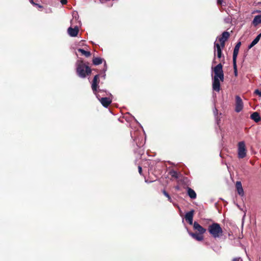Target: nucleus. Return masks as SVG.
<instances>
[{"label": "nucleus", "instance_id": "f257e3e1", "mask_svg": "<svg viewBox=\"0 0 261 261\" xmlns=\"http://www.w3.org/2000/svg\"><path fill=\"white\" fill-rule=\"evenodd\" d=\"M76 72L79 77L84 79L87 76L91 75L92 69L84 62L83 60H79L76 63Z\"/></svg>", "mask_w": 261, "mask_h": 261}, {"label": "nucleus", "instance_id": "f03ea898", "mask_svg": "<svg viewBox=\"0 0 261 261\" xmlns=\"http://www.w3.org/2000/svg\"><path fill=\"white\" fill-rule=\"evenodd\" d=\"M207 230L214 238H220L223 234V231L220 224L214 222L210 225L208 227Z\"/></svg>", "mask_w": 261, "mask_h": 261}, {"label": "nucleus", "instance_id": "7ed1b4c3", "mask_svg": "<svg viewBox=\"0 0 261 261\" xmlns=\"http://www.w3.org/2000/svg\"><path fill=\"white\" fill-rule=\"evenodd\" d=\"M215 75L214 77L219 79L221 82L224 81V73L223 71V65L221 63L218 64L214 68H212Z\"/></svg>", "mask_w": 261, "mask_h": 261}, {"label": "nucleus", "instance_id": "20e7f679", "mask_svg": "<svg viewBox=\"0 0 261 261\" xmlns=\"http://www.w3.org/2000/svg\"><path fill=\"white\" fill-rule=\"evenodd\" d=\"M238 155L239 159H243L246 156L247 149L244 141L239 142L238 144Z\"/></svg>", "mask_w": 261, "mask_h": 261}, {"label": "nucleus", "instance_id": "39448f33", "mask_svg": "<svg viewBox=\"0 0 261 261\" xmlns=\"http://www.w3.org/2000/svg\"><path fill=\"white\" fill-rule=\"evenodd\" d=\"M235 99V111L237 113H239L241 112L243 109V102L241 98L238 95L236 96Z\"/></svg>", "mask_w": 261, "mask_h": 261}, {"label": "nucleus", "instance_id": "423d86ee", "mask_svg": "<svg viewBox=\"0 0 261 261\" xmlns=\"http://www.w3.org/2000/svg\"><path fill=\"white\" fill-rule=\"evenodd\" d=\"M99 75L96 74L94 76L92 82L91 88L94 93L96 94L98 88V84L99 83Z\"/></svg>", "mask_w": 261, "mask_h": 261}, {"label": "nucleus", "instance_id": "0eeeda50", "mask_svg": "<svg viewBox=\"0 0 261 261\" xmlns=\"http://www.w3.org/2000/svg\"><path fill=\"white\" fill-rule=\"evenodd\" d=\"M219 79L216 77L213 78L212 88L215 91L219 92L220 90V82Z\"/></svg>", "mask_w": 261, "mask_h": 261}, {"label": "nucleus", "instance_id": "6e6552de", "mask_svg": "<svg viewBox=\"0 0 261 261\" xmlns=\"http://www.w3.org/2000/svg\"><path fill=\"white\" fill-rule=\"evenodd\" d=\"M229 37L230 33L227 31H224L222 33L221 36L217 37V39L219 42H226V41L229 39Z\"/></svg>", "mask_w": 261, "mask_h": 261}, {"label": "nucleus", "instance_id": "1a4fd4ad", "mask_svg": "<svg viewBox=\"0 0 261 261\" xmlns=\"http://www.w3.org/2000/svg\"><path fill=\"white\" fill-rule=\"evenodd\" d=\"M193 228L194 230H196L198 233L200 234H204L206 232V229L202 227L197 222H194L193 223Z\"/></svg>", "mask_w": 261, "mask_h": 261}, {"label": "nucleus", "instance_id": "9d476101", "mask_svg": "<svg viewBox=\"0 0 261 261\" xmlns=\"http://www.w3.org/2000/svg\"><path fill=\"white\" fill-rule=\"evenodd\" d=\"M79 32V29L77 27H75L74 28H72V27L68 28L67 30V32L69 35L71 37H76L77 36Z\"/></svg>", "mask_w": 261, "mask_h": 261}, {"label": "nucleus", "instance_id": "9b49d317", "mask_svg": "<svg viewBox=\"0 0 261 261\" xmlns=\"http://www.w3.org/2000/svg\"><path fill=\"white\" fill-rule=\"evenodd\" d=\"M194 212V211L192 210L187 213L185 215V219L190 225L193 224Z\"/></svg>", "mask_w": 261, "mask_h": 261}, {"label": "nucleus", "instance_id": "f8f14e48", "mask_svg": "<svg viewBox=\"0 0 261 261\" xmlns=\"http://www.w3.org/2000/svg\"><path fill=\"white\" fill-rule=\"evenodd\" d=\"M241 42H238L236 45L233 52L232 61H237V56L239 53V48L241 46Z\"/></svg>", "mask_w": 261, "mask_h": 261}, {"label": "nucleus", "instance_id": "ddd939ff", "mask_svg": "<svg viewBox=\"0 0 261 261\" xmlns=\"http://www.w3.org/2000/svg\"><path fill=\"white\" fill-rule=\"evenodd\" d=\"M99 100L101 105L106 108H107L112 102V99L109 97H102Z\"/></svg>", "mask_w": 261, "mask_h": 261}, {"label": "nucleus", "instance_id": "4468645a", "mask_svg": "<svg viewBox=\"0 0 261 261\" xmlns=\"http://www.w3.org/2000/svg\"><path fill=\"white\" fill-rule=\"evenodd\" d=\"M236 187L239 195L241 196H243L244 193L241 182L237 181L236 184Z\"/></svg>", "mask_w": 261, "mask_h": 261}, {"label": "nucleus", "instance_id": "2eb2a0df", "mask_svg": "<svg viewBox=\"0 0 261 261\" xmlns=\"http://www.w3.org/2000/svg\"><path fill=\"white\" fill-rule=\"evenodd\" d=\"M189 234L193 239H195L197 241H201L203 240V234L194 232H190Z\"/></svg>", "mask_w": 261, "mask_h": 261}, {"label": "nucleus", "instance_id": "dca6fc26", "mask_svg": "<svg viewBox=\"0 0 261 261\" xmlns=\"http://www.w3.org/2000/svg\"><path fill=\"white\" fill-rule=\"evenodd\" d=\"M250 118L253 120L255 122L260 121L261 118L259 113L257 112H253L250 116Z\"/></svg>", "mask_w": 261, "mask_h": 261}, {"label": "nucleus", "instance_id": "f3484780", "mask_svg": "<svg viewBox=\"0 0 261 261\" xmlns=\"http://www.w3.org/2000/svg\"><path fill=\"white\" fill-rule=\"evenodd\" d=\"M214 47L216 48L217 57L218 58L220 59L222 57V48H220V45L219 43L215 42L214 43Z\"/></svg>", "mask_w": 261, "mask_h": 261}, {"label": "nucleus", "instance_id": "a211bd4d", "mask_svg": "<svg viewBox=\"0 0 261 261\" xmlns=\"http://www.w3.org/2000/svg\"><path fill=\"white\" fill-rule=\"evenodd\" d=\"M188 195L192 199H195L197 196L196 192L190 188H188Z\"/></svg>", "mask_w": 261, "mask_h": 261}, {"label": "nucleus", "instance_id": "6ab92c4d", "mask_svg": "<svg viewBox=\"0 0 261 261\" xmlns=\"http://www.w3.org/2000/svg\"><path fill=\"white\" fill-rule=\"evenodd\" d=\"M92 62L94 65H98L102 63V59L99 57L94 58Z\"/></svg>", "mask_w": 261, "mask_h": 261}, {"label": "nucleus", "instance_id": "aec40b11", "mask_svg": "<svg viewBox=\"0 0 261 261\" xmlns=\"http://www.w3.org/2000/svg\"><path fill=\"white\" fill-rule=\"evenodd\" d=\"M77 50L86 57H89L91 56V53L89 51H86L82 48H79Z\"/></svg>", "mask_w": 261, "mask_h": 261}, {"label": "nucleus", "instance_id": "412c9836", "mask_svg": "<svg viewBox=\"0 0 261 261\" xmlns=\"http://www.w3.org/2000/svg\"><path fill=\"white\" fill-rule=\"evenodd\" d=\"M169 174L171 175V176L173 178H174L176 179L178 178V173H177V172H176L175 170L170 171L169 172Z\"/></svg>", "mask_w": 261, "mask_h": 261}, {"label": "nucleus", "instance_id": "4be33fe9", "mask_svg": "<svg viewBox=\"0 0 261 261\" xmlns=\"http://www.w3.org/2000/svg\"><path fill=\"white\" fill-rule=\"evenodd\" d=\"M162 192L163 194L168 198V201L170 202H172V200L169 193L167 192L165 189L163 190Z\"/></svg>", "mask_w": 261, "mask_h": 261}, {"label": "nucleus", "instance_id": "5701e85b", "mask_svg": "<svg viewBox=\"0 0 261 261\" xmlns=\"http://www.w3.org/2000/svg\"><path fill=\"white\" fill-rule=\"evenodd\" d=\"M233 67L234 69V74L235 76L238 75V70L237 66V61H233Z\"/></svg>", "mask_w": 261, "mask_h": 261}, {"label": "nucleus", "instance_id": "b1692460", "mask_svg": "<svg viewBox=\"0 0 261 261\" xmlns=\"http://www.w3.org/2000/svg\"><path fill=\"white\" fill-rule=\"evenodd\" d=\"M261 38V33L259 34L256 38L252 41V42L254 44V45L256 44L258 41H259Z\"/></svg>", "mask_w": 261, "mask_h": 261}, {"label": "nucleus", "instance_id": "393cba45", "mask_svg": "<svg viewBox=\"0 0 261 261\" xmlns=\"http://www.w3.org/2000/svg\"><path fill=\"white\" fill-rule=\"evenodd\" d=\"M219 45H220V48H224L225 45V42H220Z\"/></svg>", "mask_w": 261, "mask_h": 261}, {"label": "nucleus", "instance_id": "a878e982", "mask_svg": "<svg viewBox=\"0 0 261 261\" xmlns=\"http://www.w3.org/2000/svg\"><path fill=\"white\" fill-rule=\"evenodd\" d=\"M254 93L258 95L259 96H261V91L259 90L258 89H256L254 91Z\"/></svg>", "mask_w": 261, "mask_h": 261}, {"label": "nucleus", "instance_id": "bb28decb", "mask_svg": "<svg viewBox=\"0 0 261 261\" xmlns=\"http://www.w3.org/2000/svg\"><path fill=\"white\" fill-rule=\"evenodd\" d=\"M34 6H35L37 8H39V9H43V6L39 4H37V3H36V5H35Z\"/></svg>", "mask_w": 261, "mask_h": 261}, {"label": "nucleus", "instance_id": "cd10ccee", "mask_svg": "<svg viewBox=\"0 0 261 261\" xmlns=\"http://www.w3.org/2000/svg\"><path fill=\"white\" fill-rule=\"evenodd\" d=\"M138 171L140 175H142V169L140 166H138Z\"/></svg>", "mask_w": 261, "mask_h": 261}, {"label": "nucleus", "instance_id": "c85d7f7f", "mask_svg": "<svg viewBox=\"0 0 261 261\" xmlns=\"http://www.w3.org/2000/svg\"><path fill=\"white\" fill-rule=\"evenodd\" d=\"M60 2L62 5H65L67 3V0H61Z\"/></svg>", "mask_w": 261, "mask_h": 261}, {"label": "nucleus", "instance_id": "c756f323", "mask_svg": "<svg viewBox=\"0 0 261 261\" xmlns=\"http://www.w3.org/2000/svg\"><path fill=\"white\" fill-rule=\"evenodd\" d=\"M254 44H253L252 42L250 43V44L248 46V49L251 48L252 47L254 46Z\"/></svg>", "mask_w": 261, "mask_h": 261}, {"label": "nucleus", "instance_id": "7c9ffc66", "mask_svg": "<svg viewBox=\"0 0 261 261\" xmlns=\"http://www.w3.org/2000/svg\"><path fill=\"white\" fill-rule=\"evenodd\" d=\"M223 0H217V4L218 5H221L222 4Z\"/></svg>", "mask_w": 261, "mask_h": 261}, {"label": "nucleus", "instance_id": "2f4dec72", "mask_svg": "<svg viewBox=\"0 0 261 261\" xmlns=\"http://www.w3.org/2000/svg\"><path fill=\"white\" fill-rule=\"evenodd\" d=\"M30 2L34 6L35 5H36V3H35L34 2V0H30Z\"/></svg>", "mask_w": 261, "mask_h": 261}, {"label": "nucleus", "instance_id": "473e14b6", "mask_svg": "<svg viewBox=\"0 0 261 261\" xmlns=\"http://www.w3.org/2000/svg\"><path fill=\"white\" fill-rule=\"evenodd\" d=\"M239 258H234L232 261H239Z\"/></svg>", "mask_w": 261, "mask_h": 261}, {"label": "nucleus", "instance_id": "72a5a7b5", "mask_svg": "<svg viewBox=\"0 0 261 261\" xmlns=\"http://www.w3.org/2000/svg\"><path fill=\"white\" fill-rule=\"evenodd\" d=\"M145 182H148V180H146V179H145Z\"/></svg>", "mask_w": 261, "mask_h": 261}]
</instances>
